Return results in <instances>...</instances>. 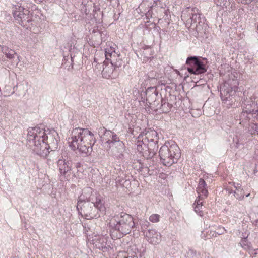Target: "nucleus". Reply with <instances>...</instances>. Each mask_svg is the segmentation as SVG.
I'll list each match as a JSON object with an SVG mask.
<instances>
[{"label":"nucleus","instance_id":"f03ea898","mask_svg":"<svg viewBox=\"0 0 258 258\" xmlns=\"http://www.w3.org/2000/svg\"><path fill=\"white\" fill-rule=\"evenodd\" d=\"M104 203V198L99 194H92L86 199L81 195L78 199L77 209L79 213L87 219L97 218L101 213L105 212Z\"/></svg>","mask_w":258,"mask_h":258},{"label":"nucleus","instance_id":"ea45409f","mask_svg":"<svg viewBox=\"0 0 258 258\" xmlns=\"http://www.w3.org/2000/svg\"><path fill=\"white\" fill-rule=\"evenodd\" d=\"M81 163H79V162H78V163H77L76 164V167L77 168H80V167H81Z\"/></svg>","mask_w":258,"mask_h":258},{"label":"nucleus","instance_id":"a878e982","mask_svg":"<svg viewBox=\"0 0 258 258\" xmlns=\"http://www.w3.org/2000/svg\"><path fill=\"white\" fill-rule=\"evenodd\" d=\"M226 231V230L224 227H218L216 230L211 231L210 234H212V236L216 237L217 235H222Z\"/></svg>","mask_w":258,"mask_h":258},{"label":"nucleus","instance_id":"f704fd0d","mask_svg":"<svg viewBox=\"0 0 258 258\" xmlns=\"http://www.w3.org/2000/svg\"><path fill=\"white\" fill-rule=\"evenodd\" d=\"M241 3L243 4H250L251 2H257V0H240Z\"/></svg>","mask_w":258,"mask_h":258},{"label":"nucleus","instance_id":"393cba45","mask_svg":"<svg viewBox=\"0 0 258 258\" xmlns=\"http://www.w3.org/2000/svg\"><path fill=\"white\" fill-rule=\"evenodd\" d=\"M110 63H111L112 66H114L115 68H119L122 64V61L120 58H119V56L116 57L115 58H112L110 60Z\"/></svg>","mask_w":258,"mask_h":258},{"label":"nucleus","instance_id":"20e7f679","mask_svg":"<svg viewBox=\"0 0 258 258\" xmlns=\"http://www.w3.org/2000/svg\"><path fill=\"white\" fill-rule=\"evenodd\" d=\"M169 146L165 144L163 145L159 151L160 160L164 165L170 166L177 162L180 157V149L177 145L173 143Z\"/></svg>","mask_w":258,"mask_h":258},{"label":"nucleus","instance_id":"a19ab883","mask_svg":"<svg viewBox=\"0 0 258 258\" xmlns=\"http://www.w3.org/2000/svg\"><path fill=\"white\" fill-rule=\"evenodd\" d=\"M3 53V48H0V59H1V53Z\"/></svg>","mask_w":258,"mask_h":258},{"label":"nucleus","instance_id":"a211bd4d","mask_svg":"<svg viewBox=\"0 0 258 258\" xmlns=\"http://www.w3.org/2000/svg\"><path fill=\"white\" fill-rule=\"evenodd\" d=\"M200 61L201 60L197 56H189L186 59V64L188 66L187 68H194Z\"/></svg>","mask_w":258,"mask_h":258},{"label":"nucleus","instance_id":"ddd939ff","mask_svg":"<svg viewBox=\"0 0 258 258\" xmlns=\"http://www.w3.org/2000/svg\"><path fill=\"white\" fill-rule=\"evenodd\" d=\"M188 14L190 15V18L187 20L188 22H190V25H192L196 24L197 30L198 29V27L197 25V21L200 18V14L199 13V10L197 8H193L189 10Z\"/></svg>","mask_w":258,"mask_h":258},{"label":"nucleus","instance_id":"f3484780","mask_svg":"<svg viewBox=\"0 0 258 258\" xmlns=\"http://www.w3.org/2000/svg\"><path fill=\"white\" fill-rule=\"evenodd\" d=\"M137 150L145 157V152H148L149 147L144 141L138 140L137 142Z\"/></svg>","mask_w":258,"mask_h":258},{"label":"nucleus","instance_id":"bb28decb","mask_svg":"<svg viewBox=\"0 0 258 258\" xmlns=\"http://www.w3.org/2000/svg\"><path fill=\"white\" fill-rule=\"evenodd\" d=\"M147 145L148 147L149 148L152 149L153 151L155 150H158V142L157 141H154L153 139H151L150 141H148V143Z\"/></svg>","mask_w":258,"mask_h":258},{"label":"nucleus","instance_id":"37998d69","mask_svg":"<svg viewBox=\"0 0 258 258\" xmlns=\"http://www.w3.org/2000/svg\"><path fill=\"white\" fill-rule=\"evenodd\" d=\"M249 195H250V194H247V195H246V197H248Z\"/></svg>","mask_w":258,"mask_h":258},{"label":"nucleus","instance_id":"2f4dec72","mask_svg":"<svg viewBox=\"0 0 258 258\" xmlns=\"http://www.w3.org/2000/svg\"><path fill=\"white\" fill-rule=\"evenodd\" d=\"M116 258H127V253L124 252H120Z\"/></svg>","mask_w":258,"mask_h":258},{"label":"nucleus","instance_id":"4468645a","mask_svg":"<svg viewBox=\"0 0 258 258\" xmlns=\"http://www.w3.org/2000/svg\"><path fill=\"white\" fill-rule=\"evenodd\" d=\"M187 71L191 74L199 75L205 73L207 69L204 62L201 61L194 68H187Z\"/></svg>","mask_w":258,"mask_h":258},{"label":"nucleus","instance_id":"473e14b6","mask_svg":"<svg viewBox=\"0 0 258 258\" xmlns=\"http://www.w3.org/2000/svg\"><path fill=\"white\" fill-rule=\"evenodd\" d=\"M246 238H244V240H242V241L240 243V244L241 245V246L244 248L245 249H246L247 248H249V246L248 245H247V244H246Z\"/></svg>","mask_w":258,"mask_h":258},{"label":"nucleus","instance_id":"f8f14e48","mask_svg":"<svg viewBox=\"0 0 258 258\" xmlns=\"http://www.w3.org/2000/svg\"><path fill=\"white\" fill-rule=\"evenodd\" d=\"M228 85V83H225L223 86L220 87V94L221 98L222 101H230L231 100V93L232 92V87L229 88V86H227L226 85Z\"/></svg>","mask_w":258,"mask_h":258},{"label":"nucleus","instance_id":"f257e3e1","mask_svg":"<svg viewBox=\"0 0 258 258\" xmlns=\"http://www.w3.org/2000/svg\"><path fill=\"white\" fill-rule=\"evenodd\" d=\"M27 144L36 154L46 157L49 153V149L54 151L58 148L57 133L54 131H47L36 126L27 130Z\"/></svg>","mask_w":258,"mask_h":258},{"label":"nucleus","instance_id":"72a5a7b5","mask_svg":"<svg viewBox=\"0 0 258 258\" xmlns=\"http://www.w3.org/2000/svg\"><path fill=\"white\" fill-rule=\"evenodd\" d=\"M94 8L93 9V12L94 13L93 14V16H94V18L96 19L97 17H98V15L97 13V11H99L100 9L99 8H97L95 6H94Z\"/></svg>","mask_w":258,"mask_h":258},{"label":"nucleus","instance_id":"c9c22d12","mask_svg":"<svg viewBox=\"0 0 258 258\" xmlns=\"http://www.w3.org/2000/svg\"><path fill=\"white\" fill-rule=\"evenodd\" d=\"M251 129L254 131V133L258 132V124H253L251 125Z\"/></svg>","mask_w":258,"mask_h":258},{"label":"nucleus","instance_id":"9d476101","mask_svg":"<svg viewBox=\"0 0 258 258\" xmlns=\"http://www.w3.org/2000/svg\"><path fill=\"white\" fill-rule=\"evenodd\" d=\"M207 188V184L205 180L202 178H200L197 188V191L199 194L198 198L204 199L208 197V191Z\"/></svg>","mask_w":258,"mask_h":258},{"label":"nucleus","instance_id":"0eeeda50","mask_svg":"<svg viewBox=\"0 0 258 258\" xmlns=\"http://www.w3.org/2000/svg\"><path fill=\"white\" fill-rule=\"evenodd\" d=\"M57 167L60 173V178L62 180H69L72 174V161L65 156H62L61 158L57 162Z\"/></svg>","mask_w":258,"mask_h":258},{"label":"nucleus","instance_id":"6ab92c4d","mask_svg":"<svg viewBox=\"0 0 258 258\" xmlns=\"http://www.w3.org/2000/svg\"><path fill=\"white\" fill-rule=\"evenodd\" d=\"M158 93L154 88H148L146 91L147 101H152L158 95Z\"/></svg>","mask_w":258,"mask_h":258},{"label":"nucleus","instance_id":"412c9836","mask_svg":"<svg viewBox=\"0 0 258 258\" xmlns=\"http://www.w3.org/2000/svg\"><path fill=\"white\" fill-rule=\"evenodd\" d=\"M172 105L167 102L166 99H161V109L163 113H168L169 112L171 108H172Z\"/></svg>","mask_w":258,"mask_h":258},{"label":"nucleus","instance_id":"7ed1b4c3","mask_svg":"<svg viewBox=\"0 0 258 258\" xmlns=\"http://www.w3.org/2000/svg\"><path fill=\"white\" fill-rule=\"evenodd\" d=\"M95 142L94 134L87 128H75L69 138L70 147L74 151L78 150L83 157L90 155Z\"/></svg>","mask_w":258,"mask_h":258},{"label":"nucleus","instance_id":"e433bc0d","mask_svg":"<svg viewBox=\"0 0 258 258\" xmlns=\"http://www.w3.org/2000/svg\"><path fill=\"white\" fill-rule=\"evenodd\" d=\"M153 2L152 5H148V6L151 9H153L154 7L157 6L158 5V3L156 2L155 1H153Z\"/></svg>","mask_w":258,"mask_h":258},{"label":"nucleus","instance_id":"4c0bfd02","mask_svg":"<svg viewBox=\"0 0 258 258\" xmlns=\"http://www.w3.org/2000/svg\"><path fill=\"white\" fill-rule=\"evenodd\" d=\"M107 68L105 67V68L103 69V71H102V74H103V75L105 76V77H107V76L105 75V73L107 72Z\"/></svg>","mask_w":258,"mask_h":258},{"label":"nucleus","instance_id":"6e6552de","mask_svg":"<svg viewBox=\"0 0 258 258\" xmlns=\"http://www.w3.org/2000/svg\"><path fill=\"white\" fill-rule=\"evenodd\" d=\"M104 135L111 138V139H108L105 142V144H107V150H109L111 148L117 147H119L118 150L123 148V143L120 140L119 137L116 134L110 131H108L105 132Z\"/></svg>","mask_w":258,"mask_h":258},{"label":"nucleus","instance_id":"39448f33","mask_svg":"<svg viewBox=\"0 0 258 258\" xmlns=\"http://www.w3.org/2000/svg\"><path fill=\"white\" fill-rule=\"evenodd\" d=\"M116 223H112L113 220L110 222L111 226L115 230L119 232L122 235H126L130 233L132 229L135 226L133 218L129 214L121 213L119 215L115 217Z\"/></svg>","mask_w":258,"mask_h":258},{"label":"nucleus","instance_id":"aec40b11","mask_svg":"<svg viewBox=\"0 0 258 258\" xmlns=\"http://www.w3.org/2000/svg\"><path fill=\"white\" fill-rule=\"evenodd\" d=\"M105 55L106 59L108 60H111L113 58L119 57V54H117L112 48L105 49Z\"/></svg>","mask_w":258,"mask_h":258},{"label":"nucleus","instance_id":"79ce46f5","mask_svg":"<svg viewBox=\"0 0 258 258\" xmlns=\"http://www.w3.org/2000/svg\"><path fill=\"white\" fill-rule=\"evenodd\" d=\"M150 0H143V2L146 3V2H149Z\"/></svg>","mask_w":258,"mask_h":258},{"label":"nucleus","instance_id":"2eb2a0df","mask_svg":"<svg viewBox=\"0 0 258 258\" xmlns=\"http://www.w3.org/2000/svg\"><path fill=\"white\" fill-rule=\"evenodd\" d=\"M258 106L257 103L252 102V103L245 104L243 107L242 114L244 115V113L247 114H251L254 115L255 112H257Z\"/></svg>","mask_w":258,"mask_h":258},{"label":"nucleus","instance_id":"1a4fd4ad","mask_svg":"<svg viewBox=\"0 0 258 258\" xmlns=\"http://www.w3.org/2000/svg\"><path fill=\"white\" fill-rule=\"evenodd\" d=\"M147 241L152 244H157L160 243L161 239V235L155 229H149L145 234Z\"/></svg>","mask_w":258,"mask_h":258},{"label":"nucleus","instance_id":"58836bf2","mask_svg":"<svg viewBox=\"0 0 258 258\" xmlns=\"http://www.w3.org/2000/svg\"><path fill=\"white\" fill-rule=\"evenodd\" d=\"M127 258H138L137 255H136L135 254H132L131 255L128 256L127 254Z\"/></svg>","mask_w":258,"mask_h":258},{"label":"nucleus","instance_id":"4be33fe9","mask_svg":"<svg viewBox=\"0 0 258 258\" xmlns=\"http://www.w3.org/2000/svg\"><path fill=\"white\" fill-rule=\"evenodd\" d=\"M94 4L90 0H82V9H84V12L87 14L90 11V7H91Z\"/></svg>","mask_w":258,"mask_h":258},{"label":"nucleus","instance_id":"423d86ee","mask_svg":"<svg viewBox=\"0 0 258 258\" xmlns=\"http://www.w3.org/2000/svg\"><path fill=\"white\" fill-rule=\"evenodd\" d=\"M13 14L16 22L23 27H28V24L31 21L29 11L19 6L13 7Z\"/></svg>","mask_w":258,"mask_h":258},{"label":"nucleus","instance_id":"c756f323","mask_svg":"<svg viewBox=\"0 0 258 258\" xmlns=\"http://www.w3.org/2000/svg\"><path fill=\"white\" fill-rule=\"evenodd\" d=\"M150 223L147 221H143L141 223V228L143 230L146 229L149 226Z\"/></svg>","mask_w":258,"mask_h":258},{"label":"nucleus","instance_id":"7c9ffc66","mask_svg":"<svg viewBox=\"0 0 258 258\" xmlns=\"http://www.w3.org/2000/svg\"><path fill=\"white\" fill-rule=\"evenodd\" d=\"M249 253L251 255H256L258 254V249L249 248Z\"/></svg>","mask_w":258,"mask_h":258},{"label":"nucleus","instance_id":"cd10ccee","mask_svg":"<svg viewBox=\"0 0 258 258\" xmlns=\"http://www.w3.org/2000/svg\"><path fill=\"white\" fill-rule=\"evenodd\" d=\"M148 151V152H145V158L147 159H151L154 157L158 150H155L153 151L152 149L149 148V150Z\"/></svg>","mask_w":258,"mask_h":258},{"label":"nucleus","instance_id":"9b49d317","mask_svg":"<svg viewBox=\"0 0 258 258\" xmlns=\"http://www.w3.org/2000/svg\"><path fill=\"white\" fill-rule=\"evenodd\" d=\"M3 53L5 54L6 57L12 61V63L18 64L20 61L19 56L16 54L14 50L9 49L5 47H3Z\"/></svg>","mask_w":258,"mask_h":258},{"label":"nucleus","instance_id":"5701e85b","mask_svg":"<svg viewBox=\"0 0 258 258\" xmlns=\"http://www.w3.org/2000/svg\"><path fill=\"white\" fill-rule=\"evenodd\" d=\"M203 199H201L198 198V199L196 200L195 201L194 205H195V211L196 213H199L200 215H201L202 210H201L202 206V202H201L202 200Z\"/></svg>","mask_w":258,"mask_h":258},{"label":"nucleus","instance_id":"c85d7f7f","mask_svg":"<svg viewBox=\"0 0 258 258\" xmlns=\"http://www.w3.org/2000/svg\"><path fill=\"white\" fill-rule=\"evenodd\" d=\"M160 215L157 214H152L149 217V220L153 223H156L159 221Z\"/></svg>","mask_w":258,"mask_h":258},{"label":"nucleus","instance_id":"b1692460","mask_svg":"<svg viewBox=\"0 0 258 258\" xmlns=\"http://www.w3.org/2000/svg\"><path fill=\"white\" fill-rule=\"evenodd\" d=\"M214 3L217 6L227 8L230 6V0H214Z\"/></svg>","mask_w":258,"mask_h":258},{"label":"nucleus","instance_id":"dca6fc26","mask_svg":"<svg viewBox=\"0 0 258 258\" xmlns=\"http://www.w3.org/2000/svg\"><path fill=\"white\" fill-rule=\"evenodd\" d=\"M233 185L234 186L235 190L233 191L232 190H230L229 188H227L230 194L233 192L237 199L240 200L243 199L244 197V191L243 189L241 188V185L238 183H237L236 185L235 183H233Z\"/></svg>","mask_w":258,"mask_h":258}]
</instances>
